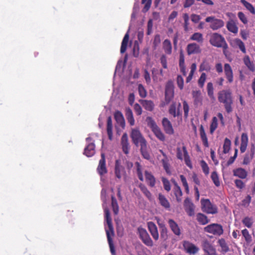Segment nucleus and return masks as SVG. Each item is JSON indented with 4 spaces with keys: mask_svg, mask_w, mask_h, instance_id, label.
<instances>
[{
    "mask_svg": "<svg viewBox=\"0 0 255 255\" xmlns=\"http://www.w3.org/2000/svg\"><path fill=\"white\" fill-rule=\"evenodd\" d=\"M218 100L219 103L223 104L226 112L230 114L233 111V98L230 89L222 90L217 94Z\"/></svg>",
    "mask_w": 255,
    "mask_h": 255,
    "instance_id": "nucleus-1",
    "label": "nucleus"
},
{
    "mask_svg": "<svg viewBox=\"0 0 255 255\" xmlns=\"http://www.w3.org/2000/svg\"><path fill=\"white\" fill-rule=\"evenodd\" d=\"M105 219L109 228V230H106V235L107 237L108 242L109 245L110 251L113 255L115 254V250L113 242L111 238V235L114 236V231L112 225V219L110 216V213L108 208L104 209Z\"/></svg>",
    "mask_w": 255,
    "mask_h": 255,
    "instance_id": "nucleus-2",
    "label": "nucleus"
},
{
    "mask_svg": "<svg viewBox=\"0 0 255 255\" xmlns=\"http://www.w3.org/2000/svg\"><path fill=\"white\" fill-rule=\"evenodd\" d=\"M130 136L132 142L136 146H138L139 145L140 146L147 143L145 139L137 128H131Z\"/></svg>",
    "mask_w": 255,
    "mask_h": 255,
    "instance_id": "nucleus-3",
    "label": "nucleus"
},
{
    "mask_svg": "<svg viewBox=\"0 0 255 255\" xmlns=\"http://www.w3.org/2000/svg\"><path fill=\"white\" fill-rule=\"evenodd\" d=\"M209 41L211 45L217 47H228L225 38L217 33H214L211 35Z\"/></svg>",
    "mask_w": 255,
    "mask_h": 255,
    "instance_id": "nucleus-4",
    "label": "nucleus"
},
{
    "mask_svg": "<svg viewBox=\"0 0 255 255\" xmlns=\"http://www.w3.org/2000/svg\"><path fill=\"white\" fill-rule=\"evenodd\" d=\"M201 208L204 212L207 214H215L218 213V208L213 204L209 199H202L201 200Z\"/></svg>",
    "mask_w": 255,
    "mask_h": 255,
    "instance_id": "nucleus-5",
    "label": "nucleus"
},
{
    "mask_svg": "<svg viewBox=\"0 0 255 255\" xmlns=\"http://www.w3.org/2000/svg\"><path fill=\"white\" fill-rule=\"evenodd\" d=\"M137 232L140 239L145 246L150 248L153 246V242L145 229L140 227H138Z\"/></svg>",
    "mask_w": 255,
    "mask_h": 255,
    "instance_id": "nucleus-6",
    "label": "nucleus"
},
{
    "mask_svg": "<svg viewBox=\"0 0 255 255\" xmlns=\"http://www.w3.org/2000/svg\"><path fill=\"white\" fill-rule=\"evenodd\" d=\"M176 156L178 159L181 160H183V159L184 158L185 163L186 164V165L190 168H192L190 158L185 146L183 145L182 146V149L180 147L177 148Z\"/></svg>",
    "mask_w": 255,
    "mask_h": 255,
    "instance_id": "nucleus-7",
    "label": "nucleus"
},
{
    "mask_svg": "<svg viewBox=\"0 0 255 255\" xmlns=\"http://www.w3.org/2000/svg\"><path fill=\"white\" fill-rule=\"evenodd\" d=\"M204 231L205 232L218 236H220L224 233L222 226L216 223L211 224L207 226L204 228Z\"/></svg>",
    "mask_w": 255,
    "mask_h": 255,
    "instance_id": "nucleus-8",
    "label": "nucleus"
},
{
    "mask_svg": "<svg viewBox=\"0 0 255 255\" xmlns=\"http://www.w3.org/2000/svg\"><path fill=\"white\" fill-rule=\"evenodd\" d=\"M174 84L172 81H168L165 89V100L167 103H169L174 97Z\"/></svg>",
    "mask_w": 255,
    "mask_h": 255,
    "instance_id": "nucleus-9",
    "label": "nucleus"
},
{
    "mask_svg": "<svg viewBox=\"0 0 255 255\" xmlns=\"http://www.w3.org/2000/svg\"><path fill=\"white\" fill-rule=\"evenodd\" d=\"M207 22H210V27L213 30H217L224 25V22L222 19H217L214 16H208L205 19Z\"/></svg>",
    "mask_w": 255,
    "mask_h": 255,
    "instance_id": "nucleus-10",
    "label": "nucleus"
},
{
    "mask_svg": "<svg viewBox=\"0 0 255 255\" xmlns=\"http://www.w3.org/2000/svg\"><path fill=\"white\" fill-rule=\"evenodd\" d=\"M101 158L99 160V164L97 168V171L100 176H103L107 173L108 170L106 164V157L104 153H101Z\"/></svg>",
    "mask_w": 255,
    "mask_h": 255,
    "instance_id": "nucleus-11",
    "label": "nucleus"
},
{
    "mask_svg": "<svg viewBox=\"0 0 255 255\" xmlns=\"http://www.w3.org/2000/svg\"><path fill=\"white\" fill-rule=\"evenodd\" d=\"M184 207L185 212L189 216H193L195 214V206L189 198H186L184 201Z\"/></svg>",
    "mask_w": 255,
    "mask_h": 255,
    "instance_id": "nucleus-12",
    "label": "nucleus"
},
{
    "mask_svg": "<svg viewBox=\"0 0 255 255\" xmlns=\"http://www.w3.org/2000/svg\"><path fill=\"white\" fill-rule=\"evenodd\" d=\"M183 246L186 252L190 255H195L199 251L197 247L189 241H184Z\"/></svg>",
    "mask_w": 255,
    "mask_h": 255,
    "instance_id": "nucleus-13",
    "label": "nucleus"
},
{
    "mask_svg": "<svg viewBox=\"0 0 255 255\" xmlns=\"http://www.w3.org/2000/svg\"><path fill=\"white\" fill-rule=\"evenodd\" d=\"M186 51L188 55L200 53L201 49L200 46L196 43H191L187 45Z\"/></svg>",
    "mask_w": 255,
    "mask_h": 255,
    "instance_id": "nucleus-14",
    "label": "nucleus"
},
{
    "mask_svg": "<svg viewBox=\"0 0 255 255\" xmlns=\"http://www.w3.org/2000/svg\"><path fill=\"white\" fill-rule=\"evenodd\" d=\"M147 227L153 239L156 241H157L159 239V234L156 225L152 222H148Z\"/></svg>",
    "mask_w": 255,
    "mask_h": 255,
    "instance_id": "nucleus-15",
    "label": "nucleus"
},
{
    "mask_svg": "<svg viewBox=\"0 0 255 255\" xmlns=\"http://www.w3.org/2000/svg\"><path fill=\"white\" fill-rule=\"evenodd\" d=\"M203 249L207 255H217L215 248L208 241L203 243Z\"/></svg>",
    "mask_w": 255,
    "mask_h": 255,
    "instance_id": "nucleus-16",
    "label": "nucleus"
},
{
    "mask_svg": "<svg viewBox=\"0 0 255 255\" xmlns=\"http://www.w3.org/2000/svg\"><path fill=\"white\" fill-rule=\"evenodd\" d=\"M115 173L116 177L118 179H121L122 175L126 173L125 168L121 164L119 160H117L115 162Z\"/></svg>",
    "mask_w": 255,
    "mask_h": 255,
    "instance_id": "nucleus-17",
    "label": "nucleus"
},
{
    "mask_svg": "<svg viewBox=\"0 0 255 255\" xmlns=\"http://www.w3.org/2000/svg\"><path fill=\"white\" fill-rule=\"evenodd\" d=\"M181 107V104L178 103L177 108L175 103H173L170 106L169 109V113L173 117H179L181 116V112H180V108Z\"/></svg>",
    "mask_w": 255,
    "mask_h": 255,
    "instance_id": "nucleus-18",
    "label": "nucleus"
},
{
    "mask_svg": "<svg viewBox=\"0 0 255 255\" xmlns=\"http://www.w3.org/2000/svg\"><path fill=\"white\" fill-rule=\"evenodd\" d=\"M121 145L122 146L123 151L126 154H128L129 152V144L128 134L127 133H124L122 136Z\"/></svg>",
    "mask_w": 255,
    "mask_h": 255,
    "instance_id": "nucleus-19",
    "label": "nucleus"
},
{
    "mask_svg": "<svg viewBox=\"0 0 255 255\" xmlns=\"http://www.w3.org/2000/svg\"><path fill=\"white\" fill-rule=\"evenodd\" d=\"M224 72L228 82L232 83L234 81L233 72L229 64L226 63L224 64Z\"/></svg>",
    "mask_w": 255,
    "mask_h": 255,
    "instance_id": "nucleus-20",
    "label": "nucleus"
},
{
    "mask_svg": "<svg viewBox=\"0 0 255 255\" xmlns=\"http://www.w3.org/2000/svg\"><path fill=\"white\" fill-rule=\"evenodd\" d=\"M162 126L165 132L168 134H173L174 129L170 122L166 118H164L162 121Z\"/></svg>",
    "mask_w": 255,
    "mask_h": 255,
    "instance_id": "nucleus-21",
    "label": "nucleus"
},
{
    "mask_svg": "<svg viewBox=\"0 0 255 255\" xmlns=\"http://www.w3.org/2000/svg\"><path fill=\"white\" fill-rule=\"evenodd\" d=\"M159 151L162 154L164 157L161 161L162 163L163 168L165 170L167 174L170 175L171 173L169 168L170 166L168 163V158L165 153L162 150L160 149Z\"/></svg>",
    "mask_w": 255,
    "mask_h": 255,
    "instance_id": "nucleus-22",
    "label": "nucleus"
},
{
    "mask_svg": "<svg viewBox=\"0 0 255 255\" xmlns=\"http://www.w3.org/2000/svg\"><path fill=\"white\" fill-rule=\"evenodd\" d=\"M168 223L173 233L175 235L179 236L181 233L180 229L178 224L173 219H169L168 221Z\"/></svg>",
    "mask_w": 255,
    "mask_h": 255,
    "instance_id": "nucleus-23",
    "label": "nucleus"
},
{
    "mask_svg": "<svg viewBox=\"0 0 255 255\" xmlns=\"http://www.w3.org/2000/svg\"><path fill=\"white\" fill-rule=\"evenodd\" d=\"M192 95L194 100V105L196 107L201 106L202 104V98L201 92L199 90L193 91Z\"/></svg>",
    "mask_w": 255,
    "mask_h": 255,
    "instance_id": "nucleus-24",
    "label": "nucleus"
},
{
    "mask_svg": "<svg viewBox=\"0 0 255 255\" xmlns=\"http://www.w3.org/2000/svg\"><path fill=\"white\" fill-rule=\"evenodd\" d=\"M174 184V187L173 188L174 194L176 197L177 202H180L181 201V197L182 196V192L181 188L178 186L177 183L175 180H172Z\"/></svg>",
    "mask_w": 255,
    "mask_h": 255,
    "instance_id": "nucleus-25",
    "label": "nucleus"
},
{
    "mask_svg": "<svg viewBox=\"0 0 255 255\" xmlns=\"http://www.w3.org/2000/svg\"><path fill=\"white\" fill-rule=\"evenodd\" d=\"M114 118L117 123L122 128L125 126V121L123 114L119 111H117L114 114Z\"/></svg>",
    "mask_w": 255,
    "mask_h": 255,
    "instance_id": "nucleus-26",
    "label": "nucleus"
},
{
    "mask_svg": "<svg viewBox=\"0 0 255 255\" xmlns=\"http://www.w3.org/2000/svg\"><path fill=\"white\" fill-rule=\"evenodd\" d=\"M233 175L241 179H245L248 176V172L243 168H238L233 170Z\"/></svg>",
    "mask_w": 255,
    "mask_h": 255,
    "instance_id": "nucleus-27",
    "label": "nucleus"
},
{
    "mask_svg": "<svg viewBox=\"0 0 255 255\" xmlns=\"http://www.w3.org/2000/svg\"><path fill=\"white\" fill-rule=\"evenodd\" d=\"M140 103L143 107L147 111H152L154 109V104L151 100H140Z\"/></svg>",
    "mask_w": 255,
    "mask_h": 255,
    "instance_id": "nucleus-28",
    "label": "nucleus"
},
{
    "mask_svg": "<svg viewBox=\"0 0 255 255\" xmlns=\"http://www.w3.org/2000/svg\"><path fill=\"white\" fill-rule=\"evenodd\" d=\"M248 143V136L247 133H243L241 136V143L240 146V150L242 153L244 152L246 149Z\"/></svg>",
    "mask_w": 255,
    "mask_h": 255,
    "instance_id": "nucleus-29",
    "label": "nucleus"
},
{
    "mask_svg": "<svg viewBox=\"0 0 255 255\" xmlns=\"http://www.w3.org/2000/svg\"><path fill=\"white\" fill-rule=\"evenodd\" d=\"M95 145L94 143H89L84 149V154L88 157H91L93 156L95 152Z\"/></svg>",
    "mask_w": 255,
    "mask_h": 255,
    "instance_id": "nucleus-30",
    "label": "nucleus"
},
{
    "mask_svg": "<svg viewBox=\"0 0 255 255\" xmlns=\"http://www.w3.org/2000/svg\"><path fill=\"white\" fill-rule=\"evenodd\" d=\"M163 49L166 54L170 55L172 53V44L169 39H165L162 43Z\"/></svg>",
    "mask_w": 255,
    "mask_h": 255,
    "instance_id": "nucleus-31",
    "label": "nucleus"
},
{
    "mask_svg": "<svg viewBox=\"0 0 255 255\" xmlns=\"http://www.w3.org/2000/svg\"><path fill=\"white\" fill-rule=\"evenodd\" d=\"M199 130H200V137H201V140L203 142V145L206 147H209L208 138H207L206 134L205 133L204 127L202 125L200 126Z\"/></svg>",
    "mask_w": 255,
    "mask_h": 255,
    "instance_id": "nucleus-32",
    "label": "nucleus"
},
{
    "mask_svg": "<svg viewBox=\"0 0 255 255\" xmlns=\"http://www.w3.org/2000/svg\"><path fill=\"white\" fill-rule=\"evenodd\" d=\"M145 177L148 185L151 187H154L156 182L154 176L150 172L146 171L145 172Z\"/></svg>",
    "mask_w": 255,
    "mask_h": 255,
    "instance_id": "nucleus-33",
    "label": "nucleus"
},
{
    "mask_svg": "<svg viewBox=\"0 0 255 255\" xmlns=\"http://www.w3.org/2000/svg\"><path fill=\"white\" fill-rule=\"evenodd\" d=\"M107 131L109 138L112 140L113 136V124L111 117H109L107 119Z\"/></svg>",
    "mask_w": 255,
    "mask_h": 255,
    "instance_id": "nucleus-34",
    "label": "nucleus"
},
{
    "mask_svg": "<svg viewBox=\"0 0 255 255\" xmlns=\"http://www.w3.org/2000/svg\"><path fill=\"white\" fill-rule=\"evenodd\" d=\"M196 217L197 221L201 225H205L208 224L210 221L208 217L202 213H198Z\"/></svg>",
    "mask_w": 255,
    "mask_h": 255,
    "instance_id": "nucleus-35",
    "label": "nucleus"
},
{
    "mask_svg": "<svg viewBox=\"0 0 255 255\" xmlns=\"http://www.w3.org/2000/svg\"><path fill=\"white\" fill-rule=\"evenodd\" d=\"M128 39L129 35L128 33H127L124 36L121 44L120 51L122 54L125 53L127 50Z\"/></svg>",
    "mask_w": 255,
    "mask_h": 255,
    "instance_id": "nucleus-36",
    "label": "nucleus"
},
{
    "mask_svg": "<svg viewBox=\"0 0 255 255\" xmlns=\"http://www.w3.org/2000/svg\"><path fill=\"white\" fill-rule=\"evenodd\" d=\"M158 199L159 203L162 206L166 209H169L170 208L169 202L164 195L161 194H159Z\"/></svg>",
    "mask_w": 255,
    "mask_h": 255,
    "instance_id": "nucleus-37",
    "label": "nucleus"
},
{
    "mask_svg": "<svg viewBox=\"0 0 255 255\" xmlns=\"http://www.w3.org/2000/svg\"><path fill=\"white\" fill-rule=\"evenodd\" d=\"M211 69V65H210L209 62L207 60H204L200 65L199 71H205L206 72H210Z\"/></svg>",
    "mask_w": 255,
    "mask_h": 255,
    "instance_id": "nucleus-38",
    "label": "nucleus"
},
{
    "mask_svg": "<svg viewBox=\"0 0 255 255\" xmlns=\"http://www.w3.org/2000/svg\"><path fill=\"white\" fill-rule=\"evenodd\" d=\"M152 131L156 137L160 140L163 141L165 140V136L158 127L153 129Z\"/></svg>",
    "mask_w": 255,
    "mask_h": 255,
    "instance_id": "nucleus-39",
    "label": "nucleus"
},
{
    "mask_svg": "<svg viewBox=\"0 0 255 255\" xmlns=\"http://www.w3.org/2000/svg\"><path fill=\"white\" fill-rule=\"evenodd\" d=\"M140 152L143 157L146 159L149 160L150 156L147 150V143L140 145Z\"/></svg>",
    "mask_w": 255,
    "mask_h": 255,
    "instance_id": "nucleus-40",
    "label": "nucleus"
},
{
    "mask_svg": "<svg viewBox=\"0 0 255 255\" xmlns=\"http://www.w3.org/2000/svg\"><path fill=\"white\" fill-rule=\"evenodd\" d=\"M241 2L252 14H255V9L254 6L246 0H241Z\"/></svg>",
    "mask_w": 255,
    "mask_h": 255,
    "instance_id": "nucleus-41",
    "label": "nucleus"
},
{
    "mask_svg": "<svg viewBox=\"0 0 255 255\" xmlns=\"http://www.w3.org/2000/svg\"><path fill=\"white\" fill-rule=\"evenodd\" d=\"M190 40L198 42V43H202L203 41V37L202 33L199 32H195L193 34L190 38Z\"/></svg>",
    "mask_w": 255,
    "mask_h": 255,
    "instance_id": "nucleus-42",
    "label": "nucleus"
},
{
    "mask_svg": "<svg viewBox=\"0 0 255 255\" xmlns=\"http://www.w3.org/2000/svg\"><path fill=\"white\" fill-rule=\"evenodd\" d=\"M234 42L235 44L240 48L241 51L243 53H246V49L245 44L241 39L239 38H236L234 40Z\"/></svg>",
    "mask_w": 255,
    "mask_h": 255,
    "instance_id": "nucleus-43",
    "label": "nucleus"
},
{
    "mask_svg": "<svg viewBox=\"0 0 255 255\" xmlns=\"http://www.w3.org/2000/svg\"><path fill=\"white\" fill-rule=\"evenodd\" d=\"M243 61L246 66L251 71H253L255 70L254 64L251 61L250 57L247 55L244 57Z\"/></svg>",
    "mask_w": 255,
    "mask_h": 255,
    "instance_id": "nucleus-44",
    "label": "nucleus"
},
{
    "mask_svg": "<svg viewBox=\"0 0 255 255\" xmlns=\"http://www.w3.org/2000/svg\"><path fill=\"white\" fill-rule=\"evenodd\" d=\"M112 200V207L113 208V211L115 215H117L119 213V205L116 198L112 196L111 197Z\"/></svg>",
    "mask_w": 255,
    "mask_h": 255,
    "instance_id": "nucleus-45",
    "label": "nucleus"
},
{
    "mask_svg": "<svg viewBox=\"0 0 255 255\" xmlns=\"http://www.w3.org/2000/svg\"><path fill=\"white\" fill-rule=\"evenodd\" d=\"M218 127V119L216 117H213L210 126V132L213 134Z\"/></svg>",
    "mask_w": 255,
    "mask_h": 255,
    "instance_id": "nucleus-46",
    "label": "nucleus"
},
{
    "mask_svg": "<svg viewBox=\"0 0 255 255\" xmlns=\"http://www.w3.org/2000/svg\"><path fill=\"white\" fill-rule=\"evenodd\" d=\"M218 244L222 248V250L224 253H227L229 251V247L224 239H220L218 241Z\"/></svg>",
    "mask_w": 255,
    "mask_h": 255,
    "instance_id": "nucleus-47",
    "label": "nucleus"
},
{
    "mask_svg": "<svg viewBox=\"0 0 255 255\" xmlns=\"http://www.w3.org/2000/svg\"><path fill=\"white\" fill-rule=\"evenodd\" d=\"M207 91L208 96L213 100H215L214 96V87L212 83L209 82L207 85Z\"/></svg>",
    "mask_w": 255,
    "mask_h": 255,
    "instance_id": "nucleus-48",
    "label": "nucleus"
},
{
    "mask_svg": "<svg viewBox=\"0 0 255 255\" xmlns=\"http://www.w3.org/2000/svg\"><path fill=\"white\" fill-rule=\"evenodd\" d=\"M227 28L229 31L237 33L238 31V28L233 21H229L227 24Z\"/></svg>",
    "mask_w": 255,
    "mask_h": 255,
    "instance_id": "nucleus-49",
    "label": "nucleus"
},
{
    "mask_svg": "<svg viewBox=\"0 0 255 255\" xmlns=\"http://www.w3.org/2000/svg\"><path fill=\"white\" fill-rule=\"evenodd\" d=\"M231 140L229 138H226L223 145V152L224 153H227L229 151L231 148Z\"/></svg>",
    "mask_w": 255,
    "mask_h": 255,
    "instance_id": "nucleus-50",
    "label": "nucleus"
},
{
    "mask_svg": "<svg viewBox=\"0 0 255 255\" xmlns=\"http://www.w3.org/2000/svg\"><path fill=\"white\" fill-rule=\"evenodd\" d=\"M135 164L136 167L138 178L140 181H142L143 180V177L142 173V167L138 162H135Z\"/></svg>",
    "mask_w": 255,
    "mask_h": 255,
    "instance_id": "nucleus-51",
    "label": "nucleus"
},
{
    "mask_svg": "<svg viewBox=\"0 0 255 255\" xmlns=\"http://www.w3.org/2000/svg\"><path fill=\"white\" fill-rule=\"evenodd\" d=\"M139 187L142 192L145 195V196L148 199H150L151 197V194L147 188L142 184L139 185Z\"/></svg>",
    "mask_w": 255,
    "mask_h": 255,
    "instance_id": "nucleus-52",
    "label": "nucleus"
},
{
    "mask_svg": "<svg viewBox=\"0 0 255 255\" xmlns=\"http://www.w3.org/2000/svg\"><path fill=\"white\" fill-rule=\"evenodd\" d=\"M183 18L184 19V29L185 31H188L189 30L188 26L189 24V15L187 13L183 14Z\"/></svg>",
    "mask_w": 255,
    "mask_h": 255,
    "instance_id": "nucleus-53",
    "label": "nucleus"
},
{
    "mask_svg": "<svg viewBox=\"0 0 255 255\" xmlns=\"http://www.w3.org/2000/svg\"><path fill=\"white\" fill-rule=\"evenodd\" d=\"M151 3V0H141V3L144 4V6L142 9L143 12H146L149 9Z\"/></svg>",
    "mask_w": 255,
    "mask_h": 255,
    "instance_id": "nucleus-54",
    "label": "nucleus"
},
{
    "mask_svg": "<svg viewBox=\"0 0 255 255\" xmlns=\"http://www.w3.org/2000/svg\"><path fill=\"white\" fill-rule=\"evenodd\" d=\"M211 177L214 183L216 186L218 187L220 185L219 177L216 171H214L212 173Z\"/></svg>",
    "mask_w": 255,
    "mask_h": 255,
    "instance_id": "nucleus-55",
    "label": "nucleus"
},
{
    "mask_svg": "<svg viewBox=\"0 0 255 255\" xmlns=\"http://www.w3.org/2000/svg\"><path fill=\"white\" fill-rule=\"evenodd\" d=\"M254 152L252 151L250 154H246L244 158L243 163L245 165L248 164L254 157Z\"/></svg>",
    "mask_w": 255,
    "mask_h": 255,
    "instance_id": "nucleus-56",
    "label": "nucleus"
},
{
    "mask_svg": "<svg viewBox=\"0 0 255 255\" xmlns=\"http://www.w3.org/2000/svg\"><path fill=\"white\" fill-rule=\"evenodd\" d=\"M138 91L139 96L141 98H145L147 95V92L142 84H139L138 86Z\"/></svg>",
    "mask_w": 255,
    "mask_h": 255,
    "instance_id": "nucleus-57",
    "label": "nucleus"
},
{
    "mask_svg": "<svg viewBox=\"0 0 255 255\" xmlns=\"http://www.w3.org/2000/svg\"><path fill=\"white\" fill-rule=\"evenodd\" d=\"M200 165L203 172L206 175H208L209 173V168L207 163L204 160H202L200 162Z\"/></svg>",
    "mask_w": 255,
    "mask_h": 255,
    "instance_id": "nucleus-58",
    "label": "nucleus"
},
{
    "mask_svg": "<svg viewBox=\"0 0 255 255\" xmlns=\"http://www.w3.org/2000/svg\"><path fill=\"white\" fill-rule=\"evenodd\" d=\"M243 223L247 227L250 228H251L253 224V220L251 218H249L248 217H245L242 221Z\"/></svg>",
    "mask_w": 255,
    "mask_h": 255,
    "instance_id": "nucleus-59",
    "label": "nucleus"
},
{
    "mask_svg": "<svg viewBox=\"0 0 255 255\" xmlns=\"http://www.w3.org/2000/svg\"><path fill=\"white\" fill-rule=\"evenodd\" d=\"M162 181L163 184L164 189L167 192H169L171 189V186L169 181L167 179H166L165 177L162 178Z\"/></svg>",
    "mask_w": 255,
    "mask_h": 255,
    "instance_id": "nucleus-60",
    "label": "nucleus"
},
{
    "mask_svg": "<svg viewBox=\"0 0 255 255\" xmlns=\"http://www.w3.org/2000/svg\"><path fill=\"white\" fill-rule=\"evenodd\" d=\"M206 79V74L205 73H202L198 81V83L200 87H203Z\"/></svg>",
    "mask_w": 255,
    "mask_h": 255,
    "instance_id": "nucleus-61",
    "label": "nucleus"
},
{
    "mask_svg": "<svg viewBox=\"0 0 255 255\" xmlns=\"http://www.w3.org/2000/svg\"><path fill=\"white\" fill-rule=\"evenodd\" d=\"M147 121L148 126L151 129V130L158 127L155 122L151 117H147Z\"/></svg>",
    "mask_w": 255,
    "mask_h": 255,
    "instance_id": "nucleus-62",
    "label": "nucleus"
},
{
    "mask_svg": "<svg viewBox=\"0 0 255 255\" xmlns=\"http://www.w3.org/2000/svg\"><path fill=\"white\" fill-rule=\"evenodd\" d=\"M242 233L243 236H244V237L245 239V240L247 242H250L251 241L252 237H251V235H250L249 232L247 229H244L243 230H242Z\"/></svg>",
    "mask_w": 255,
    "mask_h": 255,
    "instance_id": "nucleus-63",
    "label": "nucleus"
},
{
    "mask_svg": "<svg viewBox=\"0 0 255 255\" xmlns=\"http://www.w3.org/2000/svg\"><path fill=\"white\" fill-rule=\"evenodd\" d=\"M177 84L180 90L183 89L184 87V80L181 75H178L177 77Z\"/></svg>",
    "mask_w": 255,
    "mask_h": 255,
    "instance_id": "nucleus-64",
    "label": "nucleus"
}]
</instances>
